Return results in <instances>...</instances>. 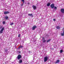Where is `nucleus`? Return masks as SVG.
<instances>
[{
  "mask_svg": "<svg viewBox=\"0 0 64 64\" xmlns=\"http://www.w3.org/2000/svg\"><path fill=\"white\" fill-rule=\"evenodd\" d=\"M17 58L18 60H20V59H21V58H22V56L20 55V54H19L17 57L16 58Z\"/></svg>",
  "mask_w": 64,
  "mask_h": 64,
  "instance_id": "nucleus-1",
  "label": "nucleus"
},
{
  "mask_svg": "<svg viewBox=\"0 0 64 64\" xmlns=\"http://www.w3.org/2000/svg\"><path fill=\"white\" fill-rule=\"evenodd\" d=\"M48 60V57L46 56L45 57L44 59V62H46Z\"/></svg>",
  "mask_w": 64,
  "mask_h": 64,
  "instance_id": "nucleus-2",
  "label": "nucleus"
},
{
  "mask_svg": "<svg viewBox=\"0 0 64 64\" xmlns=\"http://www.w3.org/2000/svg\"><path fill=\"white\" fill-rule=\"evenodd\" d=\"M4 29V28H3L0 31V34H1L3 32V31Z\"/></svg>",
  "mask_w": 64,
  "mask_h": 64,
  "instance_id": "nucleus-3",
  "label": "nucleus"
},
{
  "mask_svg": "<svg viewBox=\"0 0 64 64\" xmlns=\"http://www.w3.org/2000/svg\"><path fill=\"white\" fill-rule=\"evenodd\" d=\"M9 12L8 11L4 12V14H9Z\"/></svg>",
  "mask_w": 64,
  "mask_h": 64,
  "instance_id": "nucleus-4",
  "label": "nucleus"
},
{
  "mask_svg": "<svg viewBox=\"0 0 64 64\" xmlns=\"http://www.w3.org/2000/svg\"><path fill=\"white\" fill-rule=\"evenodd\" d=\"M50 7L52 8H53L54 7V4H52L51 5Z\"/></svg>",
  "mask_w": 64,
  "mask_h": 64,
  "instance_id": "nucleus-5",
  "label": "nucleus"
},
{
  "mask_svg": "<svg viewBox=\"0 0 64 64\" xmlns=\"http://www.w3.org/2000/svg\"><path fill=\"white\" fill-rule=\"evenodd\" d=\"M36 28V26H33L32 27V29L33 30H35V28Z\"/></svg>",
  "mask_w": 64,
  "mask_h": 64,
  "instance_id": "nucleus-6",
  "label": "nucleus"
},
{
  "mask_svg": "<svg viewBox=\"0 0 64 64\" xmlns=\"http://www.w3.org/2000/svg\"><path fill=\"white\" fill-rule=\"evenodd\" d=\"M61 12L62 13L64 14V9L62 8L61 9Z\"/></svg>",
  "mask_w": 64,
  "mask_h": 64,
  "instance_id": "nucleus-7",
  "label": "nucleus"
},
{
  "mask_svg": "<svg viewBox=\"0 0 64 64\" xmlns=\"http://www.w3.org/2000/svg\"><path fill=\"white\" fill-rule=\"evenodd\" d=\"M28 16H31L32 17H33V14H28Z\"/></svg>",
  "mask_w": 64,
  "mask_h": 64,
  "instance_id": "nucleus-8",
  "label": "nucleus"
},
{
  "mask_svg": "<svg viewBox=\"0 0 64 64\" xmlns=\"http://www.w3.org/2000/svg\"><path fill=\"white\" fill-rule=\"evenodd\" d=\"M59 62H60V60H57L55 62V63L56 64V63H59Z\"/></svg>",
  "mask_w": 64,
  "mask_h": 64,
  "instance_id": "nucleus-9",
  "label": "nucleus"
},
{
  "mask_svg": "<svg viewBox=\"0 0 64 64\" xmlns=\"http://www.w3.org/2000/svg\"><path fill=\"white\" fill-rule=\"evenodd\" d=\"M22 62V60H19V63H21Z\"/></svg>",
  "mask_w": 64,
  "mask_h": 64,
  "instance_id": "nucleus-10",
  "label": "nucleus"
},
{
  "mask_svg": "<svg viewBox=\"0 0 64 64\" xmlns=\"http://www.w3.org/2000/svg\"><path fill=\"white\" fill-rule=\"evenodd\" d=\"M56 28L57 29H60V27L59 26H56Z\"/></svg>",
  "mask_w": 64,
  "mask_h": 64,
  "instance_id": "nucleus-11",
  "label": "nucleus"
},
{
  "mask_svg": "<svg viewBox=\"0 0 64 64\" xmlns=\"http://www.w3.org/2000/svg\"><path fill=\"white\" fill-rule=\"evenodd\" d=\"M4 18L6 19V20H7L8 19V17L7 16H6L5 17H4Z\"/></svg>",
  "mask_w": 64,
  "mask_h": 64,
  "instance_id": "nucleus-12",
  "label": "nucleus"
},
{
  "mask_svg": "<svg viewBox=\"0 0 64 64\" xmlns=\"http://www.w3.org/2000/svg\"><path fill=\"white\" fill-rule=\"evenodd\" d=\"M32 7L33 8H36V6H35L34 5H33L32 6Z\"/></svg>",
  "mask_w": 64,
  "mask_h": 64,
  "instance_id": "nucleus-13",
  "label": "nucleus"
},
{
  "mask_svg": "<svg viewBox=\"0 0 64 64\" xmlns=\"http://www.w3.org/2000/svg\"><path fill=\"white\" fill-rule=\"evenodd\" d=\"M63 52V50H60V53H62Z\"/></svg>",
  "mask_w": 64,
  "mask_h": 64,
  "instance_id": "nucleus-14",
  "label": "nucleus"
},
{
  "mask_svg": "<svg viewBox=\"0 0 64 64\" xmlns=\"http://www.w3.org/2000/svg\"><path fill=\"white\" fill-rule=\"evenodd\" d=\"M50 5V3H48L47 4V6H49Z\"/></svg>",
  "mask_w": 64,
  "mask_h": 64,
  "instance_id": "nucleus-15",
  "label": "nucleus"
},
{
  "mask_svg": "<svg viewBox=\"0 0 64 64\" xmlns=\"http://www.w3.org/2000/svg\"><path fill=\"white\" fill-rule=\"evenodd\" d=\"M61 36H64V34L63 33H62L61 34Z\"/></svg>",
  "mask_w": 64,
  "mask_h": 64,
  "instance_id": "nucleus-16",
  "label": "nucleus"
},
{
  "mask_svg": "<svg viewBox=\"0 0 64 64\" xmlns=\"http://www.w3.org/2000/svg\"><path fill=\"white\" fill-rule=\"evenodd\" d=\"M14 24V23L13 22H12V23H10V25L12 26V25H13Z\"/></svg>",
  "mask_w": 64,
  "mask_h": 64,
  "instance_id": "nucleus-17",
  "label": "nucleus"
},
{
  "mask_svg": "<svg viewBox=\"0 0 64 64\" xmlns=\"http://www.w3.org/2000/svg\"><path fill=\"white\" fill-rule=\"evenodd\" d=\"M50 41V39H49L47 41V42H49V41Z\"/></svg>",
  "mask_w": 64,
  "mask_h": 64,
  "instance_id": "nucleus-18",
  "label": "nucleus"
},
{
  "mask_svg": "<svg viewBox=\"0 0 64 64\" xmlns=\"http://www.w3.org/2000/svg\"><path fill=\"white\" fill-rule=\"evenodd\" d=\"M3 24H5V21L3 22Z\"/></svg>",
  "mask_w": 64,
  "mask_h": 64,
  "instance_id": "nucleus-19",
  "label": "nucleus"
},
{
  "mask_svg": "<svg viewBox=\"0 0 64 64\" xmlns=\"http://www.w3.org/2000/svg\"><path fill=\"white\" fill-rule=\"evenodd\" d=\"M46 40H44L42 42H43V43H45V42H46Z\"/></svg>",
  "mask_w": 64,
  "mask_h": 64,
  "instance_id": "nucleus-20",
  "label": "nucleus"
},
{
  "mask_svg": "<svg viewBox=\"0 0 64 64\" xmlns=\"http://www.w3.org/2000/svg\"><path fill=\"white\" fill-rule=\"evenodd\" d=\"M18 37H20V34H18Z\"/></svg>",
  "mask_w": 64,
  "mask_h": 64,
  "instance_id": "nucleus-21",
  "label": "nucleus"
},
{
  "mask_svg": "<svg viewBox=\"0 0 64 64\" xmlns=\"http://www.w3.org/2000/svg\"><path fill=\"white\" fill-rule=\"evenodd\" d=\"M20 48H23V46H22L21 45H20Z\"/></svg>",
  "mask_w": 64,
  "mask_h": 64,
  "instance_id": "nucleus-22",
  "label": "nucleus"
},
{
  "mask_svg": "<svg viewBox=\"0 0 64 64\" xmlns=\"http://www.w3.org/2000/svg\"><path fill=\"white\" fill-rule=\"evenodd\" d=\"M22 1L23 2V3H24V0H22Z\"/></svg>",
  "mask_w": 64,
  "mask_h": 64,
  "instance_id": "nucleus-23",
  "label": "nucleus"
},
{
  "mask_svg": "<svg viewBox=\"0 0 64 64\" xmlns=\"http://www.w3.org/2000/svg\"><path fill=\"white\" fill-rule=\"evenodd\" d=\"M53 21H56V19H54Z\"/></svg>",
  "mask_w": 64,
  "mask_h": 64,
  "instance_id": "nucleus-24",
  "label": "nucleus"
},
{
  "mask_svg": "<svg viewBox=\"0 0 64 64\" xmlns=\"http://www.w3.org/2000/svg\"><path fill=\"white\" fill-rule=\"evenodd\" d=\"M54 10H57V8H54Z\"/></svg>",
  "mask_w": 64,
  "mask_h": 64,
  "instance_id": "nucleus-25",
  "label": "nucleus"
},
{
  "mask_svg": "<svg viewBox=\"0 0 64 64\" xmlns=\"http://www.w3.org/2000/svg\"><path fill=\"white\" fill-rule=\"evenodd\" d=\"M45 40V38H42V40Z\"/></svg>",
  "mask_w": 64,
  "mask_h": 64,
  "instance_id": "nucleus-26",
  "label": "nucleus"
},
{
  "mask_svg": "<svg viewBox=\"0 0 64 64\" xmlns=\"http://www.w3.org/2000/svg\"><path fill=\"white\" fill-rule=\"evenodd\" d=\"M2 26H0V29H2Z\"/></svg>",
  "mask_w": 64,
  "mask_h": 64,
  "instance_id": "nucleus-27",
  "label": "nucleus"
},
{
  "mask_svg": "<svg viewBox=\"0 0 64 64\" xmlns=\"http://www.w3.org/2000/svg\"><path fill=\"white\" fill-rule=\"evenodd\" d=\"M23 4H24V3H23V4L21 5V6H22L23 5Z\"/></svg>",
  "mask_w": 64,
  "mask_h": 64,
  "instance_id": "nucleus-28",
  "label": "nucleus"
},
{
  "mask_svg": "<svg viewBox=\"0 0 64 64\" xmlns=\"http://www.w3.org/2000/svg\"><path fill=\"white\" fill-rule=\"evenodd\" d=\"M8 51V50H5V52H7Z\"/></svg>",
  "mask_w": 64,
  "mask_h": 64,
  "instance_id": "nucleus-29",
  "label": "nucleus"
},
{
  "mask_svg": "<svg viewBox=\"0 0 64 64\" xmlns=\"http://www.w3.org/2000/svg\"><path fill=\"white\" fill-rule=\"evenodd\" d=\"M20 46L18 47V49H20Z\"/></svg>",
  "mask_w": 64,
  "mask_h": 64,
  "instance_id": "nucleus-30",
  "label": "nucleus"
},
{
  "mask_svg": "<svg viewBox=\"0 0 64 64\" xmlns=\"http://www.w3.org/2000/svg\"><path fill=\"white\" fill-rule=\"evenodd\" d=\"M34 10H36V8H34Z\"/></svg>",
  "mask_w": 64,
  "mask_h": 64,
  "instance_id": "nucleus-31",
  "label": "nucleus"
},
{
  "mask_svg": "<svg viewBox=\"0 0 64 64\" xmlns=\"http://www.w3.org/2000/svg\"><path fill=\"white\" fill-rule=\"evenodd\" d=\"M54 8H57V7H56L55 6L54 7Z\"/></svg>",
  "mask_w": 64,
  "mask_h": 64,
  "instance_id": "nucleus-32",
  "label": "nucleus"
},
{
  "mask_svg": "<svg viewBox=\"0 0 64 64\" xmlns=\"http://www.w3.org/2000/svg\"><path fill=\"white\" fill-rule=\"evenodd\" d=\"M29 4H30V3H28V5Z\"/></svg>",
  "mask_w": 64,
  "mask_h": 64,
  "instance_id": "nucleus-33",
  "label": "nucleus"
},
{
  "mask_svg": "<svg viewBox=\"0 0 64 64\" xmlns=\"http://www.w3.org/2000/svg\"><path fill=\"white\" fill-rule=\"evenodd\" d=\"M63 33L64 34V31L63 32Z\"/></svg>",
  "mask_w": 64,
  "mask_h": 64,
  "instance_id": "nucleus-34",
  "label": "nucleus"
},
{
  "mask_svg": "<svg viewBox=\"0 0 64 64\" xmlns=\"http://www.w3.org/2000/svg\"><path fill=\"white\" fill-rule=\"evenodd\" d=\"M29 52H30V51H29Z\"/></svg>",
  "mask_w": 64,
  "mask_h": 64,
  "instance_id": "nucleus-35",
  "label": "nucleus"
},
{
  "mask_svg": "<svg viewBox=\"0 0 64 64\" xmlns=\"http://www.w3.org/2000/svg\"><path fill=\"white\" fill-rule=\"evenodd\" d=\"M10 23H11V22H10Z\"/></svg>",
  "mask_w": 64,
  "mask_h": 64,
  "instance_id": "nucleus-36",
  "label": "nucleus"
}]
</instances>
